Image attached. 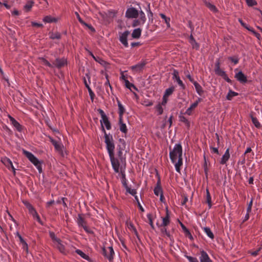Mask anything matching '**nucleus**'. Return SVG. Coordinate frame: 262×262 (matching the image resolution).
Here are the masks:
<instances>
[{"label": "nucleus", "instance_id": "393cba45", "mask_svg": "<svg viewBox=\"0 0 262 262\" xmlns=\"http://www.w3.org/2000/svg\"><path fill=\"white\" fill-rule=\"evenodd\" d=\"M120 172L121 174V181L123 186L125 187V188H127L128 186L126 183V179L125 177V173L124 167L123 168V166L122 165L120 168Z\"/></svg>", "mask_w": 262, "mask_h": 262}, {"label": "nucleus", "instance_id": "c9c22d12", "mask_svg": "<svg viewBox=\"0 0 262 262\" xmlns=\"http://www.w3.org/2000/svg\"><path fill=\"white\" fill-rule=\"evenodd\" d=\"M206 203L208 204L209 208H211L212 204L211 202V197L210 193L209 192V189L208 188L206 189Z\"/></svg>", "mask_w": 262, "mask_h": 262}, {"label": "nucleus", "instance_id": "ddd939ff", "mask_svg": "<svg viewBox=\"0 0 262 262\" xmlns=\"http://www.w3.org/2000/svg\"><path fill=\"white\" fill-rule=\"evenodd\" d=\"M8 117L10 119L11 124L16 129V130L19 132H21L23 129L24 128V127L21 124H20V123L11 115H8Z\"/></svg>", "mask_w": 262, "mask_h": 262}, {"label": "nucleus", "instance_id": "473e14b6", "mask_svg": "<svg viewBox=\"0 0 262 262\" xmlns=\"http://www.w3.org/2000/svg\"><path fill=\"white\" fill-rule=\"evenodd\" d=\"M194 86L195 87L197 93L200 96H202L203 94L204 93L205 91L203 90V88L201 86V85L198 82H194Z\"/></svg>", "mask_w": 262, "mask_h": 262}, {"label": "nucleus", "instance_id": "a19ab883", "mask_svg": "<svg viewBox=\"0 0 262 262\" xmlns=\"http://www.w3.org/2000/svg\"><path fill=\"white\" fill-rule=\"evenodd\" d=\"M238 94L236 92H235L231 90H229L228 93L226 96V99L228 100H231L232 99L233 97L238 96Z\"/></svg>", "mask_w": 262, "mask_h": 262}, {"label": "nucleus", "instance_id": "6e6552de", "mask_svg": "<svg viewBox=\"0 0 262 262\" xmlns=\"http://www.w3.org/2000/svg\"><path fill=\"white\" fill-rule=\"evenodd\" d=\"M138 16L139 11L134 7L128 8L125 13V17L128 18H137Z\"/></svg>", "mask_w": 262, "mask_h": 262}, {"label": "nucleus", "instance_id": "cd10ccee", "mask_svg": "<svg viewBox=\"0 0 262 262\" xmlns=\"http://www.w3.org/2000/svg\"><path fill=\"white\" fill-rule=\"evenodd\" d=\"M23 203L26 208L28 209L29 213L32 215L36 211L35 208L28 201H23Z\"/></svg>", "mask_w": 262, "mask_h": 262}, {"label": "nucleus", "instance_id": "a878e982", "mask_svg": "<svg viewBox=\"0 0 262 262\" xmlns=\"http://www.w3.org/2000/svg\"><path fill=\"white\" fill-rule=\"evenodd\" d=\"M189 42L192 45L193 49H194L196 50H198L199 49L200 45L195 41L192 34H191V35L189 36Z\"/></svg>", "mask_w": 262, "mask_h": 262}, {"label": "nucleus", "instance_id": "c756f323", "mask_svg": "<svg viewBox=\"0 0 262 262\" xmlns=\"http://www.w3.org/2000/svg\"><path fill=\"white\" fill-rule=\"evenodd\" d=\"M142 29L140 28L135 29L133 30L132 34V37L134 39H139L141 35Z\"/></svg>", "mask_w": 262, "mask_h": 262}, {"label": "nucleus", "instance_id": "412c9836", "mask_svg": "<svg viewBox=\"0 0 262 262\" xmlns=\"http://www.w3.org/2000/svg\"><path fill=\"white\" fill-rule=\"evenodd\" d=\"M118 124L119 125L120 130L125 134H126L128 131L126 125L125 123H123V118H119Z\"/></svg>", "mask_w": 262, "mask_h": 262}, {"label": "nucleus", "instance_id": "f704fd0d", "mask_svg": "<svg viewBox=\"0 0 262 262\" xmlns=\"http://www.w3.org/2000/svg\"><path fill=\"white\" fill-rule=\"evenodd\" d=\"M34 4V2L33 0L28 1L27 4L24 7V9L26 11V12H28L30 11Z\"/></svg>", "mask_w": 262, "mask_h": 262}, {"label": "nucleus", "instance_id": "f03ea898", "mask_svg": "<svg viewBox=\"0 0 262 262\" xmlns=\"http://www.w3.org/2000/svg\"><path fill=\"white\" fill-rule=\"evenodd\" d=\"M101 130L104 133V142L105 144L114 142L113 136L110 133L107 134L104 125L107 130H110L112 128L111 123L108 119V117H106L100 120Z\"/></svg>", "mask_w": 262, "mask_h": 262}, {"label": "nucleus", "instance_id": "79ce46f5", "mask_svg": "<svg viewBox=\"0 0 262 262\" xmlns=\"http://www.w3.org/2000/svg\"><path fill=\"white\" fill-rule=\"evenodd\" d=\"M203 229L209 237L212 239L214 238V234L209 227H204Z\"/></svg>", "mask_w": 262, "mask_h": 262}, {"label": "nucleus", "instance_id": "0e129e2a", "mask_svg": "<svg viewBox=\"0 0 262 262\" xmlns=\"http://www.w3.org/2000/svg\"><path fill=\"white\" fill-rule=\"evenodd\" d=\"M31 26L32 27H36L38 28H43V26L42 24L38 23L35 21H31Z\"/></svg>", "mask_w": 262, "mask_h": 262}, {"label": "nucleus", "instance_id": "f3484780", "mask_svg": "<svg viewBox=\"0 0 262 262\" xmlns=\"http://www.w3.org/2000/svg\"><path fill=\"white\" fill-rule=\"evenodd\" d=\"M201 256L200 257L201 262H213L210 258L208 254L204 250L200 251Z\"/></svg>", "mask_w": 262, "mask_h": 262}, {"label": "nucleus", "instance_id": "603ef678", "mask_svg": "<svg viewBox=\"0 0 262 262\" xmlns=\"http://www.w3.org/2000/svg\"><path fill=\"white\" fill-rule=\"evenodd\" d=\"M156 109L158 112V115H161L163 114V108L162 107V105L160 104V103H159L156 106Z\"/></svg>", "mask_w": 262, "mask_h": 262}, {"label": "nucleus", "instance_id": "774afa93", "mask_svg": "<svg viewBox=\"0 0 262 262\" xmlns=\"http://www.w3.org/2000/svg\"><path fill=\"white\" fill-rule=\"evenodd\" d=\"M141 21V20H139V19L134 20L133 24H132V26L133 27H135L140 25Z\"/></svg>", "mask_w": 262, "mask_h": 262}, {"label": "nucleus", "instance_id": "2eb2a0df", "mask_svg": "<svg viewBox=\"0 0 262 262\" xmlns=\"http://www.w3.org/2000/svg\"><path fill=\"white\" fill-rule=\"evenodd\" d=\"M162 218V223L160 225V226L166 227L168 226L170 222V212L168 209V208H166V216Z\"/></svg>", "mask_w": 262, "mask_h": 262}, {"label": "nucleus", "instance_id": "09e8293b", "mask_svg": "<svg viewBox=\"0 0 262 262\" xmlns=\"http://www.w3.org/2000/svg\"><path fill=\"white\" fill-rule=\"evenodd\" d=\"M19 241L20 243L22 244L23 249L25 250L27 252H28V246L26 241L22 237H20L19 238Z\"/></svg>", "mask_w": 262, "mask_h": 262}, {"label": "nucleus", "instance_id": "ea45409f", "mask_svg": "<svg viewBox=\"0 0 262 262\" xmlns=\"http://www.w3.org/2000/svg\"><path fill=\"white\" fill-rule=\"evenodd\" d=\"M128 228L129 229H132L133 230V232H134V234L136 236L137 238L138 239V240L139 241H140V236H139V234L138 233V231H137L136 228H135V227L134 226V225H133V224L132 222H130L129 223V224L128 225Z\"/></svg>", "mask_w": 262, "mask_h": 262}, {"label": "nucleus", "instance_id": "e433bc0d", "mask_svg": "<svg viewBox=\"0 0 262 262\" xmlns=\"http://www.w3.org/2000/svg\"><path fill=\"white\" fill-rule=\"evenodd\" d=\"M39 60L42 63V64L46 66H47L50 68H53L54 66L52 63H51L48 60L43 57H40L38 58Z\"/></svg>", "mask_w": 262, "mask_h": 262}, {"label": "nucleus", "instance_id": "423d86ee", "mask_svg": "<svg viewBox=\"0 0 262 262\" xmlns=\"http://www.w3.org/2000/svg\"><path fill=\"white\" fill-rule=\"evenodd\" d=\"M156 177L158 178V180L156 183V186L154 189V192L156 195L158 196L161 194V193H163V191L161 186L160 176L157 170Z\"/></svg>", "mask_w": 262, "mask_h": 262}, {"label": "nucleus", "instance_id": "4c0bfd02", "mask_svg": "<svg viewBox=\"0 0 262 262\" xmlns=\"http://www.w3.org/2000/svg\"><path fill=\"white\" fill-rule=\"evenodd\" d=\"M49 38L51 39H60L61 37V34L60 33L57 32L56 33H53V32H49Z\"/></svg>", "mask_w": 262, "mask_h": 262}, {"label": "nucleus", "instance_id": "3c124183", "mask_svg": "<svg viewBox=\"0 0 262 262\" xmlns=\"http://www.w3.org/2000/svg\"><path fill=\"white\" fill-rule=\"evenodd\" d=\"M198 106L195 104V103H192L190 106L187 108L184 114H187L188 115H191V112L194 109L195 107H196Z\"/></svg>", "mask_w": 262, "mask_h": 262}, {"label": "nucleus", "instance_id": "a18cd8bd", "mask_svg": "<svg viewBox=\"0 0 262 262\" xmlns=\"http://www.w3.org/2000/svg\"><path fill=\"white\" fill-rule=\"evenodd\" d=\"M174 91V86H171V87L169 88L168 89H167L165 90L164 95L168 97L169 96L172 95V94L173 93Z\"/></svg>", "mask_w": 262, "mask_h": 262}, {"label": "nucleus", "instance_id": "9b49d317", "mask_svg": "<svg viewBox=\"0 0 262 262\" xmlns=\"http://www.w3.org/2000/svg\"><path fill=\"white\" fill-rule=\"evenodd\" d=\"M121 35L119 36V40L122 43V45L126 48L128 47V43L127 42V36L129 34L130 32L129 31L126 30L123 33H120Z\"/></svg>", "mask_w": 262, "mask_h": 262}, {"label": "nucleus", "instance_id": "4468645a", "mask_svg": "<svg viewBox=\"0 0 262 262\" xmlns=\"http://www.w3.org/2000/svg\"><path fill=\"white\" fill-rule=\"evenodd\" d=\"M147 63V62L144 60L142 61L140 63H139L136 65L130 67L131 70L133 71L136 72H141L143 70L145 66Z\"/></svg>", "mask_w": 262, "mask_h": 262}, {"label": "nucleus", "instance_id": "f8f14e48", "mask_svg": "<svg viewBox=\"0 0 262 262\" xmlns=\"http://www.w3.org/2000/svg\"><path fill=\"white\" fill-rule=\"evenodd\" d=\"M234 77L241 83L245 84L248 82L247 76L245 75L242 71H239L237 73H236Z\"/></svg>", "mask_w": 262, "mask_h": 262}, {"label": "nucleus", "instance_id": "20e7f679", "mask_svg": "<svg viewBox=\"0 0 262 262\" xmlns=\"http://www.w3.org/2000/svg\"><path fill=\"white\" fill-rule=\"evenodd\" d=\"M214 72L216 75L222 77L226 81L232 84V81L228 77L226 72L221 68V62L220 59H217L215 63Z\"/></svg>", "mask_w": 262, "mask_h": 262}, {"label": "nucleus", "instance_id": "37998d69", "mask_svg": "<svg viewBox=\"0 0 262 262\" xmlns=\"http://www.w3.org/2000/svg\"><path fill=\"white\" fill-rule=\"evenodd\" d=\"M228 59L233 62L234 64H236L238 63L239 58L238 55H235L233 56L228 57Z\"/></svg>", "mask_w": 262, "mask_h": 262}, {"label": "nucleus", "instance_id": "aec40b11", "mask_svg": "<svg viewBox=\"0 0 262 262\" xmlns=\"http://www.w3.org/2000/svg\"><path fill=\"white\" fill-rule=\"evenodd\" d=\"M50 141L54 145L55 149L58 151H61L62 150L63 146L58 143L57 141L54 140L53 138L49 136Z\"/></svg>", "mask_w": 262, "mask_h": 262}, {"label": "nucleus", "instance_id": "de8ad7c7", "mask_svg": "<svg viewBox=\"0 0 262 262\" xmlns=\"http://www.w3.org/2000/svg\"><path fill=\"white\" fill-rule=\"evenodd\" d=\"M206 6L212 11L213 12H216L218 11L216 7L213 4L210 3L209 2H206Z\"/></svg>", "mask_w": 262, "mask_h": 262}, {"label": "nucleus", "instance_id": "5701e85b", "mask_svg": "<svg viewBox=\"0 0 262 262\" xmlns=\"http://www.w3.org/2000/svg\"><path fill=\"white\" fill-rule=\"evenodd\" d=\"M229 148H227L225 151V153L221 158V160L220 163L221 164H225L230 158Z\"/></svg>", "mask_w": 262, "mask_h": 262}, {"label": "nucleus", "instance_id": "58836bf2", "mask_svg": "<svg viewBox=\"0 0 262 262\" xmlns=\"http://www.w3.org/2000/svg\"><path fill=\"white\" fill-rule=\"evenodd\" d=\"M117 155L120 160L121 163L124 166V169H125L126 166L125 158L123 157L122 151H117Z\"/></svg>", "mask_w": 262, "mask_h": 262}, {"label": "nucleus", "instance_id": "1a4fd4ad", "mask_svg": "<svg viewBox=\"0 0 262 262\" xmlns=\"http://www.w3.org/2000/svg\"><path fill=\"white\" fill-rule=\"evenodd\" d=\"M23 154L29 159V160L34 165L37 164L39 161L32 153L25 149H23Z\"/></svg>", "mask_w": 262, "mask_h": 262}, {"label": "nucleus", "instance_id": "39448f33", "mask_svg": "<svg viewBox=\"0 0 262 262\" xmlns=\"http://www.w3.org/2000/svg\"><path fill=\"white\" fill-rule=\"evenodd\" d=\"M68 64L67 59L65 57L61 58H56V59L53 61V64L54 68H56L58 69H60L67 66Z\"/></svg>", "mask_w": 262, "mask_h": 262}, {"label": "nucleus", "instance_id": "49530a36", "mask_svg": "<svg viewBox=\"0 0 262 262\" xmlns=\"http://www.w3.org/2000/svg\"><path fill=\"white\" fill-rule=\"evenodd\" d=\"M160 16L164 20L165 23L167 25V27L168 28L170 27V18L169 17H167L164 14L160 13Z\"/></svg>", "mask_w": 262, "mask_h": 262}, {"label": "nucleus", "instance_id": "bf43d9fd", "mask_svg": "<svg viewBox=\"0 0 262 262\" xmlns=\"http://www.w3.org/2000/svg\"><path fill=\"white\" fill-rule=\"evenodd\" d=\"M161 231L162 233L165 234L167 237H168L170 239L171 241V236L169 232L167 231V229L166 228H163L161 229Z\"/></svg>", "mask_w": 262, "mask_h": 262}, {"label": "nucleus", "instance_id": "6e6d98bb", "mask_svg": "<svg viewBox=\"0 0 262 262\" xmlns=\"http://www.w3.org/2000/svg\"><path fill=\"white\" fill-rule=\"evenodd\" d=\"M43 163L42 161H39L37 164H34V165L36 166L37 169L38 170L39 173L42 172V166L41 164Z\"/></svg>", "mask_w": 262, "mask_h": 262}, {"label": "nucleus", "instance_id": "4be33fe9", "mask_svg": "<svg viewBox=\"0 0 262 262\" xmlns=\"http://www.w3.org/2000/svg\"><path fill=\"white\" fill-rule=\"evenodd\" d=\"M84 215L83 214H78L77 218V224L78 226L82 228H83V226H86V222L83 217Z\"/></svg>", "mask_w": 262, "mask_h": 262}, {"label": "nucleus", "instance_id": "2f4dec72", "mask_svg": "<svg viewBox=\"0 0 262 262\" xmlns=\"http://www.w3.org/2000/svg\"><path fill=\"white\" fill-rule=\"evenodd\" d=\"M43 21L46 23H57L58 18L52 17L51 15H47L43 17Z\"/></svg>", "mask_w": 262, "mask_h": 262}, {"label": "nucleus", "instance_id": "052dcab7", "mask_svg": "<svg viewBox=\"0 0 262 262\" xmlns=\"http://www.w3.org/2000/svg\"><path fill=\"white\" fill-rule=\"evenodd\" d=\"M253 198H252L251 199V201L248 204V207L247 208V212H248V213H250L251 212L252 207V204H253Z\"/></svg>", "mask_w": 262, "mask_h": 262}, {"label": "nucleus", "instance_id": "69168bd1", "mask_svg": "<svg viewBox=\"0 0 262 262\" xmlns=\"http://www.w3.org/2000/svg\"><path fill=\"white\" fill-rule=\"evenodd\" d=\"M261 249V247H259L257 250H256V251H253V252H251V251H249L248 252V253H250L251 254V255L253 256H257L258 254V253L260 251V250Z\"/></svg>", "mask_w": 262, "mask_h": 262}, {"label": "nucleus", "instance_id": "dca6fc26", "mask_svg": "<svg viewBox=\"0 0 262 262\" xmlns=\"http://www.w3.org/2000/svg\"><path fill=\"white\" fill-rule=\"evenodd\" d=\"M89 53V54L93 58V59L97 62H98V63H99L101 65L104 66V67H106L107 65H108L109 63L106 62V61L104 60L102 58L99 57V56H97V57H95L94 54L92 53V52L88 50Z\"/></svg>", "mask_w": 262, "mask_h": 262}, {"label": "nucleus", "instance_id": "8fccbe9b", "mask_svg": "<svg viewBox=\"0 0 262 262\" xmlns=\"http://www.w3.org/2000/svg\"><path fill=\"white\" fill-rule=\"evenodd\" d=\"M49 235L51 238L52 239L54 242H56L57 243L61 242V240L60 238H58L56 237L55 234L54 232L52 231H49Z\"/></svg>", "mask_w": 262, "mask_h": 262}, {"label": "nucleus", "instance_id": "7ed1b4c3", "mask_svg": "<svg viewBox=\"0 0 262 262\" xmlns=\"http://www.w3.org/2000/svg\"><path fill=\"white\" fill-rule=\"evenodd\" d=\"M170 150L169 152V157L172 163H176L178 157L182 155V147L180 143L176 144L172 150H171V147H169Z\"/></svg>", "mask_w": 262, "mask_h": 262}, {"label": "nucleus", "instance_id": "e2e57ef3", "mask_svg": "<svg viewBox=\"0 0 262 262\" xmlns=\"http://www.w3.org/2000/svg\"><path fill=\"white\" fill-rule=\"evenodd\" d=\"M58 243V248L59 250L62 252L63 253L65 251V247L63 245L61 244V242L57 243Z\"/></svg>", "mask_w": 262, "mask_h": 262}, {"label": "nucleus", "instance_id": "4d7b16f0", "mask_svg": "<svg viewBox=\"0 0 262 262\" xmlns=\"http://www.w3.org/2000/svg\"><path fill=\"white\" fill-rule=\"evenodd\" d=\"M33 217L34 219H36V220L37 221V222L40 223L41 225H43V223L41 221L38 213L37 212V211H36L33 215Z\"/></svg>", "mask_w": 262, "mask_h": 262}, {"label": "nucleus", "instance_id": "7c9ffc66", "mask_svg": "<svg viewBox=\"0 0 262 262\" xmlns=\"http://www.w3.org/2000/svg\"><path fill=\"white\" fill-rule=\"evenodd\" d=\"M178 162H177V161H176V163H175V167H176V171L177 172L180 173L181 167L182 166V165L183 164L182 155H181V156L180 157H178Z\"/></svg>", "mask_w": 262, "mask_h": 262}, {"label": "nucleus", "instance_id": "a211bd4d", "mask_svg": "<svg viewBox=\"0 0 262 262\" xmlns=\"http://www.w3.org/2000/svg\"><path fill=\"white\" fill-rule=\"evenodd\" d=\"M180 225L183 231V232L185 233V235L186 237H188L190 240L192 241L193 240V237L192 235H191L190 231L186 228V227L179 221Z\"/></svg>", "mask_w": 262, "mask_h": 262}, {"label": "nucleus", "instance_id": "5fc2aeb1", "mask_svg": "<svg viewBox=\"0 0 262 262\" xmlns=\"http://www.w3.org/2000/svg\"><path fill=\"white\" fill-rule=\"evenodd\" d=\"M126 192L132 195L135 196H136V194L137 193V191L135 189H130V188L128 186L127 188H125Z\"/></svg>", "mask_w": 262, "mask_h": 262}, {"label": "nucleus", "instance_id": "13d9d810", "mask_svg": "<svg viewBox=\"0 0 262 262\" xmlns=\"http://www.w3.org/2000/svg\"><path fill=\"white\" fill-rule=\"evenodd\" d=\"M246 2L249 7H252L257 4L255 0H246Z\"/></svg>", "mask_w": 262, "mask_h": 262}, {"label": "nucleus", "instance_id": "72a5a7b5", "mask_svg": "<svg viewBox=\"0 0 262 262\" xmlns=\"http://www.w3.org/2000/svg\"><path fill=\"white\" fill-rule=\"evenodd\" d=\"M250 117L254 126L257 128H260L261 127V125L259 121H258L257 119L253 116L252 112L250 114Z\"/></svg>", "mask_w": 262, "mask_h": 262}, {"label": "nucleus", "instance_id": "9d476101", "mask_svg": "<svg viewBox=\"0 0 262 262\" xmlns=\"http://www.w3.org/2000/svg\"><path fill=\"white\" fill-rule=\"evenodd\" d=\"M23 154L29 159V160L34 165L37 164L39 161L32 153L25 149H23Z\"/></svg>", "mask_w": 262, "mask_h": 262}, {"label": "nucleus", "instance_id": "0eeeda50", "mask_svg": "<svg viewBox=\"0 0 262 262\" xmlns=\"http://www.w3.org/2000/svg\"><path fill=\"white\" fill-rule=\"evenodd\" d=\"M108 249L109 250V253H107V250L105 247H103L102 249L101 254L111 262L114 259V251L113 247H108Z\"/></svg>", "mask_w": 262, "mask_h": 262}, {"label": "nucleus", "instance_id": "338daca9", "mask_svg": "<svg viewBox=\"0 0 262 262\" xmlns=\"http://www.w3.org/2000/svg\"><path fill=\"white\" fill-rule=\"evenodd\" d=\"M97 111L98 112V113L101 115V119H102L107 117L106 115V114H105V113L104 112V111L102 110H101V108H98L97 110Z\"/></svg>", "mask_w": 262, "mask_h": 262}, {"label": "nucleus", "instance_id": "680f3d73", "mask_svg": "<svg viewBox=\"0 0 262 262\" xmlns=\"http://www.w3.org/2000/svg\"><path fill=\"white\" fill-rule=\"evenodd\" d=\"M185 256L188 259L189 262H199L196 257L185 255Z\"/></svg>", "mask_w": 262, "mask_h": 262}, {"label": "nucleus", "instance_id": "6ab92c4d", "mask_svg": "<svg viewBox=\"0 0 262 262\" xmlns=\"http://www.w3.org/2000/svg\"><path fill=\"white\" fill-rule=\"evenodd\" d=\"M173 75V76L175 77L178 84L180 86H181V88L183 90H185L186 88L185 85L183 83V81L180 79V78L179 75L178 71L176 70H174Z\"/></svg>", "mask_w": 262, "mask_h": 262}, {"label": "nucleus", "instance_id": "b1692460", "mask_svg": "<svg viewBox=\"0 0 262 262\" xmlns=\"http://www.w3.org/2000/svg\"><path fill=\"white\" fill-rule=\"evenodd\" d=\"M116 99L118 106L119 118H123V115L125 112V110L119 100L118 98Z\"/></svg>", "mask_w": 262, "mask_h": 262}, {"label": "nucleus", "instance_id": "bb28decb", "mask_svg": "<svg viewBox=\"0 0 262 262\" xmlns=\"http://www.w3.org/2000/svg\"><path fill=\"white\" fill-rule=\"evenodd\" d=\"M183 114H184V113L181 112L180 115L179 116V121L184 123L187 129H189L190 127V122L184 116H183Z\"/></svg>", "mask_w": 262, "mask_h": 262}, {"label": "nucleus", "instance_id": "864d4df0", "mask_svg": "<svg viewBox=\"0 0 262 262\" xmlns=\"http://www.w3.org/2000/svg\"><path fill=\"white\" fill-rule=\"evenodd\" d=\"M139 15H140V19L142 21V23L143 24L146 19L145 14L143 11L141 10L139 11Z\"/></svg>", "mask_w": 262, "mask_h": 262}, {"label": "nucleus", "instance_id": "f257e3e1", "mask_svg": "<svg viewBox=\"0 0 262 262\" xmlns=\"http://www.w3.org/2000/svg\"><path fill=\"white\" fill-rule=\"evenodd\" d=\"M106 148L108 153L112 167L116 172H119L120 162L119 160L115 158L114 149L115 143L114 142L105 144Z\"/></svg>", "mask_w": 262, "mask_h": 262}, {"label": "nucleus", "instance_id": "c03bdc74", "mask_svg": "<svg viewBox=\"0 0 262 262\" xmlns=\"http://www.w3.org/2000/svg\"><path fill=\"white\" fill-rule=\"evenodd\" d=\"M3 163L10 169V167H12L13 164L12 161L8 158L5 157L2 160Z\"/></svg>", "mask_w": 262, "mask_h": 262}, {"label": "nucleus", "instance_id": "c85d7f7f", "mask_svg": "<svg viewBox=\"0 0 262 262\" xmlns=\"http://www.w3.org/2000/svg\"><path fill=\"white\" fill-rule=\"evenodd\" d=\"M75 252L89 262H93V260L89 256V255L85 254L81 250L77 249L76 250Z\"/></svg>", "mask_w": 262, "mask_h": 262}]
</instances>
